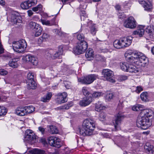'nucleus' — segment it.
<instances>
[{"label":"nucleus","instance_id":"72a5a7b5","mask_svg":"<svg viewBox=\"0 0 154 154\" xmlns=\"http://www.w3.org/2000/svg\"><path fill=\"white\" fill-rule=\"evenodd\" d=\"M18 60V59H14L9 61V65L10 66L13 68H16L18 67V64L17 62Z\"/></svg>","mask_w":154,"mask_h":154},{"label":"nucleus","instance_id":"338daca9","mask_svg":"<svg viewBox=\"0 0 154 154\" xmlns=\"http://www.w3.org/2000/svg\"><path fill=\"white\" fill-rule=\"evenodd\" d=\"M63 4H65L66 3L70 0H61Z\"/></svg>","mask_w":154,"mask_h":154},{"label":"nucleus","instance_id":"1a4fd4ad","mask_svg":"<svg viewBox=\"0 0 154 154\" xmlns=\"http://www.w3.org/2000/svg\"><path fill=\"white\" fill-rule=\"evenodd\" d=\"M137 25V23L134 18L131 16L129 17L126 19L124 23V26L126 27L131 29L135 28Z\"/></svg>","mask_w":154,"mask_h":154},{"label":"nucleus","instance_id":"052dcab7","mask_svg":"<svg viewBox=\"0 0 154 154\" xmlns=\"http://www.w3.org/2000/svg\"><path fill=\"white\" fill-rule=\"evenodd\" d=\"M28 16L29 17L31 16L33 14V12L31 10H29L27 11Z\"/></svg>","mask_w":154,"mask_h":154},{"label":"nucleus","instance_id":"a211bd4d","mask_svg":"<svg viewBox=\"0 0 154 154\" xmlns=\"http://www.w3.org/2000/svg\"><path fill=\"white\" fill-rule=\"evenodd\" d=\"M148 2H146L143 0H139V3L143 5L144 10L147 11H151L152 9V6L150 3V1H148Z\"/></svg>","mask_w":154,"mask_h":154},{"label":"nucleus","instance_id":"49530a36","mask_svg":"<svg viewBox=\"0 0 154 154\" xmlns=\"http://www.w3.org/2000/svg\"><path fill=\"white\" fill-rule=\"evenodd\" d=\"M103 95V93L100 92H94L92 94V97L95 98H98Z\"/></svg>","mask_w":154,"mask_h":154},{"label":"nucleus","instance_id":"a19ab883","mask_svg":"<svg viewBox=\"0 0 154 154\" xmlns=\"http://www.w3.org/2000/svg\"><path fill=\"white\" fill-rule=\"evenodd\" d=\"M113 94L110 91H107L106 93L105 98L106 100L109 101L113 98Z\"/></svg>","mask_w":154,"mask_h":154},{"label":"nucleus","instance_id":"de8ad7c7","mask_svg":"<svg viewBox=\"0 0 154 154\" xmlns=\"http://www.w3.org/2000/svg\"><path fill=\"white\" fill-rule=\"evenodd\" d=\"M106 114L103 112H101L99 114V119L101 121L105 120L106 117Z\"/></svg>","mask_w":154,"mask_h":154},{"label":"nucleus","instance_id":"6e6d98bb","mask_svg":"<svg viewBox=\"0 0 154 154\" xmlns=\"http://www.w3.org/2000/svg\"><path fill=\"white\" fill-rule=\"evenodd\" d=\"M143 89L140 86H137L136 87V89L135 90L136 92L138 93H139L141 91H142Z\"/></svg>","mask_w":154,"mask_h":154},{"label":"nucleus","instance_id":"473e14b6","mask_svg":"<svg viewBox=\"0 0 154 154\" xmlns=\"http://www.w3.org/2000/svg\"><path fill=\"white\" fill-rule=\"evenodd\" d=\"M49 37L48 34L46 33H44L42 36L40 37L38 39V42L40 44H41L43 41H46V39H48Z\"/></svg>","mask_w":154,"mask_h":154},{"label":"nucleus","instance_id":"39448f33","mask_svg":"<svg viewBox=\"0 0 154 154\" xmlns=\"http://www.w3.org/2000/svg\"><path fill=\"white\" fill-rule=\"evenodd\" d=\"M97 78H98L97 75L93 74L79 79L78 80L83 84H90L92 83Z\"/></svg>","mask_w":154,"mask_h":154},{"label":"nucleus","instance_id":"412c9836","mask_svg":"<svg viewBox=\"0 0 154 154\" xmlns=\"http://www.w3.org/2000/svg\"><path fill=\"white\" fill-rule=\"evenodd\" d=\"M153 114V111L150 109H143L141 112L140 115L149 118L152 116Z\"/></svg>","mask_w":154,"mask_h":154},{"label":"nucleus","instance_id":"9b49d317","mask_svg":"<svg viewBox=\"0 0 154 154\" xmlns=\"http://www.w3.org/2000/svg\"><path fill=\"white\" fill-rule=\"evenodd\" d=\"M124 118V116L122 113H119L115 116L113 123L116 130H118L120 129V125Z\"/></svg>","mask_w":154,"mask_h":154},{"label":"nucleus","instance_id":"ddd939ff","mask_svg":"<svg viewBox=\"0 0 154 154\" xmlns=\"http://www.w3.org/2000/svg\"><path fill=\"white\" fill-rule=\"evenodd\" d=\"M136 64L139 67H144L148 64V58L144 54L138 61H135Z\"/></svg>","mask_w":154,"mask_h":154},{"label":"nucleus","instance_id":"f704fd0d","mask_svg":"<svg viewBox=\"0 0 154 154\" xmlns=\"http://www.w3.org/2000/svg\"><path fill=\"white\" fill-rule=\"evenodd\" d=\"M26 115L30 113L35 111V108L32 106H29L24 107Z\"/></svg>","mask_w":154,"mask_h":154},{"label":"nucleus","instance_id":"603ef678","mask_svg":"<svg viewBox=\"0 0 154 154\" xmlns=\"http://www.w3.org/2000/svg\"><path fill=\"white\" fill-rule=\"evenodd\" d=\"M84 15L81 14V20H83V21L86 20L88 21V20L87 18V16L85 13H84Z\"/></svg>","mask_w":154,"mask_h":154},{"label":"nucleus","instance_id":"4468645a","mask_svg":"<svg viewBox=\"0 0 154 154\" xmlns=\"http://www.w3.org/2000/svg\"><path fill=\"white\" fill-rule=\"evenodd\" d=\"M37 3V0H28L22 3L20 5V6L23 9H27L30 7L36 5Z\"/></svg>","mask_w":154,"mask_h":154},{"label":"nucleus","instance_id":"423d86ee","mask_svg":"<svg viewBox=\"0 0 154 154\" xmlns=\"http://www.w3.org/2000/svg\"><path fill=\"white\" fill-rule=\"evenodd\" d=\"M88 45L85 41H83L79 43L74 49L75 53L77 54H80L84 53L87 48Z\"/></svg>","mask_w":154,"mask_h":154},{"label":"nucleus","instance_id":"2eb2a0df","mask_svg":"<svg viewBox=\"0 0 154 154\" xmlns=\"http://www.w3.org/2000/svg\"><path fill=\"white\" fill-rule=\"evenodd\" d=\"M67 95V94L66 92L58 94L57 96L56 102L58 103H65L66 101V97Z\"/></svg>","mask_w":154,"mask_h":154},{"label":"nucleus","instance_id":"5701e85b","mask_svg":"<svg viewBox=\"0 0 154 154\" xmlns=\"http://www.w3.org/2000/svg\"><path fill=\"white\" fill-rule=\"evenodd\" d=\"M153 146L150 145L149 143H146L144 147L146 152L148 154H154V150L153 149Z\"/></svg>","mask_w":154,"mask_h":154},{"label":"nucleus","instance_id":"a878e982","mask_svg":"<svg viewBox=\"0 0 154 154\" xmlns=\"http://www.w3.org/2000/svg\"><path fill=\"white\" fill-rule=\"evenodd\" d=\"M16 114L20 116H23L26 115L24 107L18 108L16 110Z\"/></svg>","mask_w":154,"mask_h":154},{"label":"nucleus","instance_id":"20e7f679","mask_svg":"<svg viewBox=\"0 0 154 154\" xmlns=\"http://www.w3.org/2000/svg\"><path fill=\"white\" fill-rule=\"evenodd\" d=\"M36 140V136L35 135L32 131L30 130H27L25 132L24 142L32 144L35 142Z\"/></svg>","mask_w":154,"mask_h":154},{"label":"nucleus","instance_id":"3c124183","mask_svg":"<svg viewBox=\"0 0 154 154\" xmlns=\"http://www.w3.org/2000/svg\"><path fill=\"white\" fill-rule=\"evenodd\" d=\"M27 80L34 79V74L32 73L29 72L27 75Z\"/></svg>","mask_w":154,"mask_h":154},{"label":"nucleus","instance_id":"cd10ccee","mask_svg":"<svg viewBox=\"0 0 154 154\" xmlns=\"http://www.w3.org/2000/svg\"><path fill=\"white\" fill-rule=\"evenodd\" d=\"M26 83L29 89H34L35 88L36 84L34 79L27 80Z\"/></svg>","mask_w":154,"mask_h":154},{"label":"nucleus","instance_id":"7c9ffc66","mask_svg":"<svg viewBox=\"0 0 154 154\" xmlns=\"http://www.w3.org/2000/svg\"><path fill=\"white\" fill-rule=\"evenodd\" d=\"M49 132L51 134H57L58 133V130L55 126L49 125L48 126Z\"/></svg>","mask_w":154,"mask_h":154},{"label":"nucleus","instance_id":"79ce46f5","mask_svg":"<svg viewBox=\"0 0 154 154\" xmlns=\"http://www.w3.org/2000/svg\"><path fill=\"white\" fill-rule=\"evenodd\" d=\"M32 152V154H45L44 151L37 149H33Z\"/></svg>","mask_w":154,"mask_h":154},{"label":"nucleus","instance_id":"c85d7f7f","mask_svg":"<svg viewBox=\"0 0 154 154\" xmlns=\"http://www.w3.org/2000/svg\"><path fill=\"white\" fill-rule=\"evenodd\" d=\"M121 69L124 71L127 72L130 65L125 62H121L120 63Z\"/></svg>","mask_w":154,"mask_h":154},{"label":"nucleus","instance_id":"37998d69","mask_svg":"<svg viewBox=\"0 0 154 154\" xmlns=\"http://www.w3.org/2000/svg\"><path fill=\"white\" fill-rule=\"evenodd\" d=\"M7 112V110L5 107L0 106V116L5 115Z\"/></svg>","mask_w":154,"mask_h":154},{"label":"nucleus","instance_id":"393cba45","mask_svg":"<svg viewBox=\"0 0 154 154\" xmlns=\"http://www.w3.org/2000/svg\"><path fill=\"white\" fill-rule=\"evenodd\" d=\"M140 70V68L137 67L133 65L130 64L129 66L127 72L132 73H135L138 72Z\"/></svg>","mask_w":154,"mask_h":154},{"label":"nucleus","instance_id":"e2e57ef3","mask_svg":"<svg viewBox=\"0 0 154 154\" xmlns=\"http://www.w3.org/2000/svg\"><path fill=\"white\" fill-rule=\"evenodd\" d=\"M116 9L118 11L120 10L121 8V6L120 5H116L115 6Z\"/></svg>","mask_w":154,"mask_h":154},{"label":"nucleus","instance_id":"9d476101","mask_svg":"<svg viewBox=\"0 0 154 154\" xmlns=\"http://www.w3.org/2000/svg\"><path fill=\"white\" fill-rule=\"evenodd\" d=\"M104 78L106 80L112 82H115V81L113 79V72L111 70L106 69H103L102 72Z\"/></svg>","mask_w":154,"mask_h":154},{"label":"nucleus","instance_id":"b1692460","mask_svg":"<svg viewBox=\"0 0 154 154\" xmlns=\"http://www.w3.org/2000/svg\"><path fill=\"white\" fill-rule=\"evenodd\" d=\"M94 51L91 48H89L86 51L85 54V56L89 60L93 59L94 57Z\"/></svg>","mask_w":154,"mask_h":154},{"label":"nucleus","instance_id":"8fccbe9b","mask_svg":"<svg viewBox=\"0 0 154 154\" xmlns=\"http://www.w3.org/2000/svg\"><path fill=\"white\" fill-rule=\"evenodd\" d=\"M82 92L83 94L86 96L89 94V92L88 90V88L87 87H83L82 88Z\"/></svg>","mask_w":154,"mask_h":154},{"label":"nucleus","instance_id":"6e6552de","mask_svg":"<svg viewBox=\"0 0 154 154\" xmlns=\"http://www.w3.org/2000/svg\"><path fill=\"white\" fill-rule=\"evenodd\" d=\"M9 21L13 24L20 23L22 22V18L17 11H12L9 18Z\"/></svg>","mask_w":154,"mask_h":154},{"label":"nucleus","instance_id":"c03bdc74","mask_svg":"<svg viewBox=\"0 0 154 154\" xmlns=\"http://www.w3.org/2000/svg\"><path fill=\"white\" fill-rule=\"evenodd\" d=\"M42 5L41 4L38 5L37 6L34 7L32 8V10L34 12L41 11L42 10Z\"/></svg>","mask_w":154,"mask_h":154},{"label":"nucleus","instance_id":"0eeeda50","mask_svg":"<svg viewBox=\"0 0 154 154\" xmlns=\"http://www.w3.org/2000/svg\"><path fill=\"white\" fill-rule=\"evenodd\" d=\"M29 26L35 33L34 35L35 37H38L40 35L42 32V29L38 24L32 21L29 23Z\"/></svg>","mask_w":154,"mask_h":154},{"label":"nucleus","instance_id":"4be33fe9","mask_svg":"<svg viewBox=\"0 0 154 154\" xmlns=\"http://www.w3.org/2000/svg\"><path fill=\"white\" fill-rule=\"evenodd\" d=\"M26 61L31 62L33 65H36L38 63L37 58L31 55H27L26 56Z\"/></svg>","mask_w":154,"mask_h":154},{"label":"nucleus","instance_id":"2f4dec72","mask_svg":"<svg viewBox=\"0 0 154 154\" xmlns=\"http://www.w3.org/2000/svg\"><path fill=\"white\" fill-rule=\"evenodd\" d=\"M52 96L51 92H48L46 96H44L42 98L41 100L44 102H46L49 101L51 99Z\"/></svg>","mask_w":154,"mask_h":154},{"label":"nucleus","instance_id":"a18cd8bd","mask_svg":"<svg viewBox=\"0 0 154 154\" xmlns=\"http://www.w3.org/2000/svg\"><path fill=\"white\" fill-rule=\"evenodd\" d=\"M77 38L81 42L83 41H85V38L84 35L82 34H78L77 35Z\"/></svg>","mask_w":154,"mask_h":154},{"label":"nucleus","instance_id":"774afa93","mask_svg":"<svg viewBox=\"0 0 154 154\" xmlns=\"http://www.w3.org/2000/svg\"><path fill=\"white\" fill-rule=\"evenodd\" d=\"M151 51L152 54L154 55V46L151 49Z\"/></svg>","mask_w":154,"mask_h":154},{"label":"nucleus","instance_id":"5fc2aeb1","mask_svg":"<svg viewBox=\"0 0 154 154\" xmlns=\"http://www.w3.org/2000/svg\"><path fill=\"white\" fill-rule=\"evenodd\" d=\"M8 72L3 69H0V74L1 75H4L8 74Z\"/></svg>","mask_w":154,"mask_h":154},{"label":"nucleus","instance_id":"7ed1b4c3","mask_svg":"<svg viewBox=\"0 0 154 154\" xmlns=\"http://www.w3.org/2000/svg\"><path fill=\"white\" fill-rule=\"evenodd\" d=\"M13 49L14 51L18 53L23 52L26 48L27 45L25 40L21 39L13 42Z\"/></svg>","mask_w":154,"mask_h":154},{"label":"nucleus","instance_id":"6ab92c4d","mask_svg":"<svg viewBox=\"0 0 154 154\" xmlns=\"http://www.w3.org/2000/svg\"><path fill=\"white\" fill-rule=\"evenodd\" d=\"M124 47H127L130 45L132 42L133 37L131 36L125 37L121 38Z\"/></svg>","mask_w":154,"mask_h":154},{"label":"nucleus","instance_id":"c756f323","mask_svg":"<svg viewBox=\"0 0 154 154\" xmlns=\"http://www.w3.org/2000/svg\"><path fill=\"white\" fill-rule=\"evenodd\" d=\"M146 32L150 34V35L152 37H154V28L152 25L148 26L146 29Z\"/></svg>","mask_w":154,"mask_h":154},{"label":"nucleus","instance_id":"c9c22d12","mask_svg":"<svg viewBox=\"0 0 154 154\" xmlns=\"http://www.w3.org/2000/svg\"><path fill=\"white\" fill-rule=\"evenodd\" d=\"M144 29H137V30L134 31L133 34L137 35H139L140 37L142 36L144 34Z\"/></svg>","mask_w":154,"mask_h":154},{"label":"nucleus","instance_id":"f03ea898","mask_svg":"<svg viewBox=\"0 0 154 154\" xmlns=\"http://www.w3.org/2000/svg\"><path fill=\"white\" fill-rule=\"evenodd\" d=\"M151 125L149 118L139 115L137 121V125L138 127H141L143 129H146Z\"/></svg>","mask_w":154,"mask_h":154},{"label":"nucleus","instance_id":"e433bc0d","mask_svg":"<svg viewBox=\"0 0 154 154\" xmlns=\"http://www.w3.org/2000/svg\"><path fill=\"white\" fill-rule=\"evenodd\" d=\"M104 105L101 102L99 101L96 104L95 110L97 111H99L103 109Z\"/></svg>","mask_w":154,"mask_h":154},{"label":"nucleus","instance_id":"864d4df0","mask_svg":"<svg viewBox=\"0 0 154 154\" xmlns=\"http://www.w3.org/2000/svg\"><path fill=\"white\" fill-rule=\"evenodd\" d=\"M60 55H61V54H60V53H59V52L57 51L53 55V56H52L51 54L50 57H52L54 59H55L57 58Z\"/></svg>","mask_w":154,"mask_h":154},{"label":"nucleus","instance_id":"0e129e2a","mask_svg":"<svg viewBox=\"0 0 154 154\" xmlns=\"http://www.w3.org/2000/svg\"><path fill=\"white\" fill-rule=\"evenodd\" d=\"M5 2L4 0H0V5H5Z\"/></svg>","mask_w":154,"mask_h":154},{"label":"nucleus","instance_id":"bf43d9fd","mask_svg":"<svg viewBox=\"0 0 154 154\" xmlns=\"http://www.w3.org/2000/svg\"><path fill=\"white\" fill-rule=\"evenodd\" d=\"M58 35L62 37H65L67 35V34L64 32L60 31V32H59Z\"/></svg>","mask_w":154,"mask_h":154},{"label":"nucleus","instance_id":"aec40b11","mask_svg":"<svg viewBox=\"0 0 154 154\" xmlns=\"http://www.w3.org/2000/svg\"><path fill=\"white\" fill-rule=\"evenodd\" d=\"M87 26L89 27L91 33L93 35L95 34L97 29L95 24H92V22L91 20H88L87 22Z\"/></svg>","mask_w":154,"mask_h":154},{"label":"nucleus","instance_id":"dca6fc26","mask_svg":"<svg viewBox=\"0 0 154 154\" xmlns=\"http://www.w3.org/2000/svg\"><path fill=\"white\" fill-rule=\"evenodd\" d=\"M144 54L140 52H137L133 54V55L128 57L129 61L131 63H136L135 61H138Z\"/></svg>","mask_w":154,"mask_h":154},{"label":"nucleus","instance_id":"680f3d73","mask_svg":"<svg viewBox=\"0 0 154 154\" xmlns=\"http://www.w3.org/2000/svg\"><path fill=\"white\" fill-rule=\"evenodd\" d=\"M4 52V49L2 47V45L0 42V54Z\"/></svg>","mask_w":154,"mask_h":154},{"label":"nucleus","instance_id":"4c0bfd02","mask_svg":"<svg viewBox=\"0 0 154 154\" xmlns=\"http://www.w3.org/2000/svg\"><path fill=\"white\" fill-rule=\"evenodd\" d=\"M148 93L146 92H143L140 95V97L141 100L144 102L148 101Z\"/></svg>","mask_w":154,"mask_h":154},{"label":"nucleus","instance_id":"4d7b16f0","mask_svg":"<svg viewBox=\"0 0 154 154\" xmlns=\"http://www.w3.org/2000/svg\"><path fill=\"white\" fill-rule=\"evenodd\" d=\"M58 52L60 53V54H62L63 52V47L62 46L60 45L58 47Z\"/></svg>","mask_w":154,"mask_h":154},{"label":"nucleus","instance_id":"bb28decb","mask_svg":"<svg viewBox=\"0 0 154 154\" xmlns=\"http://www.w3.org/2000/svg\"><path fill=\"white\" fill-rule=\"evenodd\" d=\"M122 42L121 41V38L119 40H115L113 42L114 47L117 49H120L124 48Z\"/></svg>","mask_w":154,"mask_h":154},{"label":"nucleus","instance_id":"f3484780","mask_svg":"<svg viewBox=\"0 0 154 154\" xmlns=\"http://www.w3.org/2000/svg\"><path fill=\"white\" fill-rule=\"evenodd\" d=\"M92 98L91 97H87L83 98L79 102V105L82 107L88 105L92 102Z\"/></svg>","mask_w":154,"mask_h":154},{"label":"nucleus","instance_id":"f257e3e1","mask_svg":"<svg viewBox=\"0 0 154 154\" xmlns=\"http://www.w3.org/2000/svg\"><path fill=\"white\" fill-rule=\"evenodd\" d=\"M95 128L94 122L91 119H86L83 123L82 127L80 130V134L83 136L90 135Z\"/></svg>","mask_w":154,"mask_h":154},{"label":"nucleus","instance_id":"09e8293b","mask_svg":"<svg viewBox=\"0 0 154 154\" xmlns=\"http://www.w3.org/2000/svg\"><path fill=\"white\" fill-rule=\"evenodd\" d=\"M123 100L122 99H120L119 101L118 106V109H120L122 108L123 107Z\"/></svg>","mask_w":154,"mask_h":154},{"label":"nucleus","instance_id":"ea45409f","mask_svg":"<svg viewBox=\"0 0 154 154\" xmlns=\"http://www.w3.org/2000/svg\"><path fill=\"white\" fill-rule=\"evenodd\" d=\"M40 21L43 25L47 26H52L54 24V22L52 23L50 21L45 20L42 19Z\"/></svg>","mask_w":154,"mask_h":154},{"label":"nucleus","instance_id":"13d9d810","mask_svg":"<svg viewBox=\"0 0 154 154\" xmlns=\"http://www.w3.org/2000/svg\"><path fill=\"white\" fill-rule=\"evenodd\" d=\"M38 130L41 132L42 134H43L45 132V129L42 127H39L38 128Z\"/></svg>","mask_w":154,"mask_h":154},{"label":"nucleus","instance_id":"69168bd1","mask_svg":"<svg viewBox=\"0 0 154 154\" xmlns=\"http://www.w3.org/2000/svg\"><path fill=\"white\" fill-rule=\"evenodd\" d=\"M54 31L56 33V34H57L58 35L59 32H60V31L59 30L57 29H54Z\"/></svg>","mask_w":154,"mask_h":154},{"label":"nucleus","instance_id":"58836bf2","mask_svg":"<svg viewBox=\"0 0 154 154\" xmlns=\"http://www.w3.org/2000/svg\"><path fill=\"white\" fill-rule=\"evenodd\" d=\"M143 106L141 105L138 104L135 105L132 107V109L133 110L135 111H142L143 109Z\"/></svg>","mask_w":154,"mask_h":154},{"label":"nucleus","instance_id":"f8f14e48","mask_svg":"<svg viewBox=\"0 0 154 154\" xmlns=\"http://www.w3.org/2000/svg\"><path fill=\"white\" fill-rule=\"evenodd\" d=\"M49 144L51 146L58 148L61 146L60 140L55 137H51L48 138Z\"/></svg>","mask_w":154,"mask_h":154}]
</instances>
